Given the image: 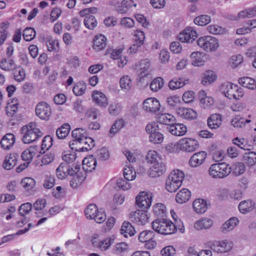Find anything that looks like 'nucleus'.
Listing matches in <instances>:
<instances>
[{
  "instance_id": "f257e3e1",
  "label": "nucleus",
  "mask_w": 256,
  "mask_h": 256,
  "mask_svg": "<svg viewBox=\"0 0 256 256\" xmlns=\"http://www.w3.org/2000/svg\"><path fill=\"white\" fill-rule=\"evenodd\" d=\"M184 178V172L178 169L172 170L166 182V188L170 192H176L182 186Z\"/></svg>"
},
{
  "instance_id": "f03ea898",
  "label": "nucleus",
  "mask_w": 256,
  "mask_h": 256,
  "mask_svg": "<svg viewBox=\"0 0 256 256\" xmlns=\"http://www.w3.org/2000/svg\"><path fill=\"white\" fill-rule=\"evenodd\" d=\"M22 140L24 144L31 143L42 136V132L34 122H30L21 128Z\"/></svg>"
},
{
  "instance_id": "7ed1b4c3",
  "label": "nucleus",
  "mask_w": 256,
  "mask_h": 256,
  "mask_svg": "<svg viewBox=\"0 0 256 256\" xmlns=\"http://www.w3.org/2000/svg\"><path fill=\"white\" fill-rule=\"evenodd\" d=\"M230 172L231 168L225 162L212 164L208 170L209 176L214 179L224 178L228 176Z\"/></svg>"
},
{
  "instance_id": "20e7f679",
  "label": "nucleus",
  "mask_w": 256,
  "mask_h": 256,
  "mask_svg": "<svg viewBox=\"0 0 256 256\" xmlns=\"http://www.w3.org/2000/svg\"><path fill=\"white\" fill-rule=\"evenodd\" d=\"M154 230L162 234H170L176 231V226L170 220L166 219H158L152 222Z\"/></svg>"
},
{
  "instance_id": "39448f33",
  "label": "nucleus",
  "mask_w": 256,
  "mask_h": 256,
  "mask_svg": "<svg viewBox=\"0 0 256 256\" xmlns=\"http://www.w3.org/2000/svg\"><path fill=\"white\" fill-rule=\"evenodd\" d=\"M198 45L207 52L216 51L219 46L218 40L212 36H204L197 40Z\"/></svg>"
},
{
  "instance_id": "423d86ee",
  "label": "nucleus",
  "mask_w": 256,
  "mask_h": 256,
  "mask_svg": "<svg viewBox=\"0 0 256 256\" xmlns=\"http://www.w3.org/2000/svg\"><path fill=\"white\" fill-rule=\"evenodd\" d=\"M223 92L229 99L239 100L244 96L242 88L238 85L227 82L223 86Z\"/></svg>"
},
{
  "instance_id": "0eeeda50",
  "label": "nucleus",
  "mask_w": 256,
  "mask_h": 256,
  "mask_svg": "<svg viewBox=\"0 0 256 256\" xmlns=\"http://www.w3.org/2000/svg\"><path fill=\"white\" fill-rule=\"evenodd\" d=\"M134 68L140 79L146 78L151 75L152 68L150 60L147 58L141 60L134 66Z\"/></svg>"
},
{
  "instance_id": "6e6552de",
  "label": "nucleus",
  "mask_w": 256,
  "mask_h": 256,
  "mask_svg": "<svg viewBox=\"0 0 256 256\" xmlns=\"http://www.w3.org/2000/svg\"><path fill=\"white\" fill-rule=\"evenodd\" d=\"M38 148L37 146H30L29 148L26 150L22 153V159L25 162L22 164H20L16 168V172H21L28 166L33 157L36 154Z\"/></svg>"
},
{
  "instance_id": "1a4fd4ad",
  "label": "nucleus",
  "mask_w": 256,
  "mask_h": 256,
  "mask_svg": "<svg viewBox=\"0 0 256 256\" xmlns=\"http://www.w3.org/2000/svg\"><path fill=\"white\" fill-rule=\"evenodd\" d=\"M211 249L218 253H226L230 252L233 248V243L228 240H214L211 242Z\"/></svg>"
},
{
  "instance_id": "9d476101",
  "label": "nucleus",
  "mask_w": 256,
  "mask_h": 256,
  "mask_svg": "<svg viewBox=\"0 0 256 256\" xmlns=\"http://www.w3.org/2000/svg\"><path fill=\"white\" fill-rule=\"evenodd\" d=\"M180 150L186 152H192L196 150L199 146L197 140L190 138H184L179 140Z\"/></svg>"
},
{
  "instance_id": "9b49d317",
  "label": "nucleus",
  "mask_w": 256,
  "mask_h": 256,
  "mask_svg": "<svg viewBox=\"0 0 256 256\" xmlns=\"http://www.w3.org/2000/svg\"><path fill=\"white\" fill-rule=\"evenodd\" d=\"M154 233L151 230H144L141 232L138 236L140 242H144V247L146 249H153L156 246V242L154 238Z\"/></svg>"
},
{
  "instance_id": "f8f14e48",
  "label": "nucleus",
  "mask_w": 256,
  "mask_h": 256,
  "mask_svg": "<svg viewBox=\"0 0 256 256\" xmlns=\"http://www.w3.org/2000/svg\"><path fill=\"white\" fill-rule=\"evenodd\" d=\"M35 111L36 116L40 118L46 120H49L52 114L50 106L44 102H41L38 104Z\"/></svg>"
},
{
  "instance_id": "ddd939ff",
  "label": "nucleus",
  "mask_w": 256,
  "mask_h": 256,
  "mask_svg": "<svg viewBox=\"0 0 256 256\" xmlns=\"http://www.w3.org/2000/svg\"><path fill=\"white\" fill-rule=\"evenodd\" d=\"M152 193L142 192L136 198V204L140 208H148L152 205Z\"/></svg>"
},
{
  "instance_id": "4468645a",
  "label": "nucleus",
  "mask_w": 256,
  "mask_h": 256,
  "mask_svg": "<svg viewBox=\"0 0 256 256\" xmlns=\"http://www.w3.org/2000/svg\"><path fill=\"white\" fill-rule=\"evenodd\" d=\"M142 108L145 111L151 114H155L160 110V102L156 98H148L143 102Z\"/></svg>"
},
{
  "instance_id": "2eb2a0df",
  "label": "nucleus",
  "mask_w": 256,
  "mask_h": 256,
  "mask_svg": "<svg viewBox=\"0 0 256 256\" xmlns=\"http://www.w3.org/2000/svg\"><path fill=\"white\" fill-rule=\"evenodd\" d=\"M197 38V32L191 27L185 28L178 36L179 40L182 42H192Z\"/></svg>"
},
{
  "instance_id": "dca6fc26",
  "label": "nucleus",
  "mask_w": 256,
  "mask_h": 256,
  "mask_svg": "<svg viewBox=\"0 0 256 256\" xmlns=\"http://www.w3.org/2000/svg\"><path fill=\"white\" fill-rule=\"evenodd\" d=\"M130 218L138 225H144L148 222V216L146 212L138 210L130 214Z\"/></svg>"
},
{
  "instance_id": "f3484780",
  "label": "nucleus",
  "mask_w": 256,
  "mask_h": 256,
  "mask_svg": "<svg viewBox=\"0 0 256 256\" xmlns=\"http://www.w3.org/2000/svg\"><path fill=\"white\" fill-rule=\"evenodd\" d=\"M176 114L181 118L187 120H193L196 118L197 112L191 108L180 107L176 110Z\"/></svg>"
},
{
  "instance_id": "a211bd4d",
  "label": "nucleus",
  "mask_w": 256,
  "mask_h": 256,
  "mask_svg": "<svg viewBox=\"0 0 256 256\" xmlns=\"http://www.w3.org/2000/svg\"><path fill=\"white\" fill-rule=\"evenodd\" d=\"M207 156V154L201 151L194 154L189 160V164L192 168H196L203 164Z\"/></svg>"
},
{
  "instance_id": "6ab92c4d",
  "label": "nucleus",
  "mask_w": 256,
  "mask_h": 256,
  "mask_svg": "<svg viewBox=\"0 0 256 256\" xmlns=\"http://www.w3.org/2000/svg\"><path fill=\"white\" fill-rule=\"evenodd\" d=\"M166 170V166L162 162L154 164L149 169L148 174L152 178H156L162 175Z\"/></svg>"
},
{
  "instance_id": "aec40b11",
  "label": "nucleus",
  "mask_w": 256,
  "mask_h": 256,
  "mask_svg": "<svg viewBox=\"0 0 256 256\" xmlns=\"http://www.w3.org/2000/svg\"><path fill=\"white\" fill-rule=\"evenodd\" d=\"M32 205L30 202H26L22 204L18 208L19 214L23 218L21 220L17 222V224L19 227H22L28 222V220L24 217L25 215L28 214L31 210Z\"/></svg>"
},
{
  "instance_id": "412c9836",
  "label": "nucleus",
  "mask_w": 256,
  "mask_h": 256,
  "mask_svg": "<svg viewBox=\"0 0 256 256\" xmlns=\"http://www.w3.org/2000/svg\"><path fill=\"white\" fill-rule=\"evenodd\" d=\"M82 166L86 172H92L96 168V157L90 155L84 158L82 160Z\"/></svg>"
},
{
  "instance_id": "4be33fe9",
  "label": "nucleus",
  "mask_w": 256,
  "mask_h": 256,
  "mask_svg": "<svg viewBox=\"0 0 256 256\" xmlns=\"http://www.w3.org/2000/svg\"><path fill=\"white\" fill-rule=\"evenodd\" d=\"M189 80L184 78H174L170 80L168 84L169 88L174 90L184 87L188 84Z\"/></svg>"
},
{
  "instance_id": "5701e85b",
  "label": "nucleus",
  "mask_w": 256,
  "mask_h": 256,
  "mask_svg": "<svg viewBox=\"0 0 256 256\" xmlns=\"http://www.w3.org/2000/svg\"><path fill=\"white\" fill-rule=\"evenodd\" d=\"M194 211L198 214L204 213L208 209V204L206 200L202 198H197L192 203Z\"/></svg>"
},
{
  "instance_id": "b1692460",
  "label": "nucleus",
  "mask_w": 256,
  "mask_h": 256,
  "mask_svg": "<svg viewBox=\"0 0 256 256\" xmlns=\"http://www.w3.org/2000/svg\"><path fill=\"white\" fill-rule=\"evenodd\" d=\"M168 131L174 136H182L186 134L187 128L182 124H174L170 126Z\"/></svg>"
},
{
  "instance_id": "393cba45",
  "label": "nucleus",
  "mask_w": 256,
  "mask_h": 256,
  "mask_svg": "<svg viewBox=\"0 0 256 256\" xmlns=\"http://www.w3.org/2000/svg\"><path fill=\"white\" fill-rule=\"evenodd\" d=\"M200 105L202 108H208L214 105V101L213 98L207 96L204 90L200 91Z\"/></svg>"
},
{
  "instance_id": "a878e982",
  "label": "nucleus",
  "mask_w": 256,
  "mask_h": 256,
  "mask_svg": "<svg viewBox=\"0 0 256 256\" xmlns=\"http://www.w3.org/2000/svg\"><path fill=\"white\" fill-rule=\"evenodd\" d=\"M158 122L163 124L172 126L176 121L175 117L168 113L159 114L157 116Z\"/></svg>"
},
{
  "instance_id": "bb28decb",
  "label": "nucleus",
  "mask_w": 256,
  "mask_h": 256,
  "mask_svg": "<svg viewBox=\"0 0 256 256\" xmlns=\"http://www.w3.org/2000/svg\"><path fill=\"white\" fill-rule=\"evenodd\" d=\"M18 156L16 153L10 154L4 160V168L8 170L12 168L16 164Z\"/></svg>"
},
{
  "instance_id": "cd10ccee",
  "label": "nucleus",
  "mask_w": 256,
  "mask_h": 256,
  "mask_svg": "<svg viewBox=\"0 0 256 256\" xmlns=\"http://www.w3.org/2000/svg\"><path fill=\"white\" fill-rule=\"evenodd\" d=\"M15 136L12 134H8L3 136L1 141V147L4 150H9L14 144Z\"/></svg>"
},
{
  "instance_id": "c85d7f7f",
  "label": "nucleus",
  "mask_w": 256,
  "mask_h": 256,
  "mask_svg": "<svg viewBox=\"0 0 256 256\" xmlns=\"http://www.w3.org/2000/svg\"><path fill=\"white\" fill-rule=\"evenodd\" d=\"M213 224L212 220L209 218H204L196 221L194 228L197 230H202L210 228Z\"/></svg>"
},
{
  "instance_id": "c756f323",
  "label": "nucleus",
  "mask_w": 256,
  "mask_h": 256,
  "mask_svg": "<svg viewBox=\"0 0 256 256\" xmlns=\"http://www.w3.org/2000/svg\"><path fill=\"white\" fill-rule=\"evenodd\" d=\"M222 124L221 116L219 114H213L208 119V125L211 129L218 128Z\"/></svg>"
},
{
  "instance_id": "7c9ffc66",
  "label": "nucleus",
  "mask_w": 256,
  "mask_h": 256,
  "mask_svg": "<svg viewBox=\"0 0 256 256\" xmlns=\"http://www.w3.org/2000/svg\"><path fill=\"white\" fill-rule=\"evenodd\" d=\"M190 196V192L187 188H183L176 194V200L179 204L185 203L189 200Z\"/></svg>"
},
{
  "instance_id": "2f4dec72",
  "label": "nucleus",
  "mask_w": 256,
  "mask_h": 256,
  "mask_svg": "<svg viewBox=\"0 0 256 256\" xmlns=\"http://www.w3.org/2000/svg\"><path fill=\"white\" fill-rule=\"evenodd\" d=\"M18 102L17 99L9 100L6 107V114L8 116H12L17 112Z\"/></svg>"
},
{
  "instance_id": "473e14b6",
  "label": "nucleus",
  "mask_w": 256,
  "mask_h": 256,
  "mask_svg": "<svg viewBox=\"0 0 256 256\" xmlns=\"http://www.w3.org/2000/svg\"><path fill=\"white\" fill-rule=\"evenodd\" d=\"M192 64L194 66H200L204 64L203 54L198 52H194L190 55Z\"/></svg>"
},
{
  "instance_id": "72a5a7b5",
  "label": "nucleus",
  "mask_w": 256,
  "mask_h": 256,
  "mask_svg": "<svg viewBox=\"0 0 256 256\" xmlns=\"http://www.w3.org/2000/svg\"><path fill=\"white\" fill-rule=\"evenodd\" d=\"M251 122L250 119H245L239 115L235 116L231 120V124L234 128H242L245 126L246 124Z\"/></svg>"
},
{
  "instance_id": "f704fd0d",
  "label": "nucleus",
  "mask_w": 256,
  "mask_h": 256,
  "mask_svg": "<svg viewBox=\"0 0 256 256\" xmlns=\"http://www.w3.org/2000/svg\"><path fill=\"white\" fill-rule=\"evenodd\" d=\"M136 230L134 226L129 222H124L121 227L120 233L124 237L127 238L128 236H132L135 234Z\"/></svg>"
},
{
  "instance_id": "c9c22d12",
  "label": "nucleus",
  "mask_w": 256,
  "mask_h": 256,
  "mask_svg": "<svg viewBox=\"0 0 256 256\" xmlns=\"http://www.w3.org/2000/svg\"><path fill=\"white\" fill-rule=\"evenodd\" d=\"M254 206V203L251 200H248L242 201L238 205V208L241 213L246 214L252 210Z\"/></svg>"
},
{
  "instance_id": "e433bc0d",
  "label": "nucleus",
  "mask_w": 256,
  "mask_h": 256,
  "mask_svg": "<svg viewBox=\"0 0 256 256\" xmlns=\"http://www.w3.org/2000/svg\"><path fill=\"white\" fill-rule=\"evenodd\" d=\"M238 82L243 87L250 90L256 89V81L250 77H244L239 78Z\"/></svg>"
},
{
  "instance_id": "4c0bfd02",
  "label": "nucleus",
  "mask_w": 256,
  "mask_h": 256,
  "mask_svg": "<svg viewBox=\"0 0 256 256\" xmlns=\"http://www.w3.org/2000/svg\"><path fill=\"white\" fill-rule=\"evenodd\" d=\"M239 220L238 218L232 217L226 221L222 226V232H229L232 230L238 224Z\"/></svg>"
},
{
  "instance_id": "58836bf2",
  "label": "nucleus",
  "mask_w": 256,
  "mask_h": 256,
  "mask_svg": "<svg viewBox=\"0 0 256 256\" xmlns=\"http://www.w3.org/2000/svg\"><path fill=\"white\" fill-rule=\"evenodd\" d=\"M70 126L68 124H64L56 130V134L59 139L65 138L70 133Z\"/></svg>"
},
{
  "instance_id": "ea45409f",
  "label": "nucleus",
  "mask_w": 256,
  "mask_h": 256,
  "mask_svg": "<svg viewBox=\"0 0 256 256\" xmlns=\"http://www.w3.org/2000/svg\"><path fill=\"white\" fill-rule=\"evenodd\" d=\"M122 108V104L120 102H112L109 105L108 108V114L112 116H118L120 113Z\"/></svg>"
},
{
  "instance_id": "a19ab883",
  "label": "nucleus",
  "mask_w": 256,
  "mask_h": 256,
  "mask_svg": "<svg viewBox=\"0 0 256 256\" xmlns=\"http://www.w3.org/2000/svg\"><path fill=\"white\" fill-rule=\"evenodd\" d=\"M216 78V76L215 73L213 71L208 70L204 73V76L201 80V84L202 85L206 86L214 82Z\"/></svg>"
},
{
  "instance_id": "79ce46f5",
  "label": "nucleus",
  "mask_w": 256,
  "mask_h": 256,
  "mask_svg": "<svg viewBox=\"0 0 256 256\" xmlns=\"http://www.w3.org/2000/svg\"><path fill=\"white\" fill-rule=\"evenodd\" d=\"M206 30L210 34L214 35L224 34L226 33V30L224 28L216 24H212L208 26Z\"/></svg>"
},
{
  "instance_id": "37998d69",
  "label": "nucleus",
  "mask_w": 256,
  "mask_h": 256,
  "mask_svg": "<svg viewBox=\"0 0 256 256\" xmlns=\"http://www.w3.org/2000/svg\"><path fill=\"white\" fill-rule=\"evenodd\" d=\"M14 61L11 58H2L0 62V68L5 71H10L15 66Z\"/></svg>"
},
{
  "instance_id": "c03bdc74",
  "label": "nucleus",
  "mask_w": 256,
  "mask_h": 256,
  "mask_svg": "<svg viewBox=\"0 0 256 256\" xmlns=\"http://www.w3.org/2000/svg\"><path fill=\"white\" fill-rule=\"evenodd\" d=\"M86 118L89 122H91L92 124H89L88 128L92 130H96L95 122H93L92 120H94L96 118V108H92L88 110L86 113Z\"/></svg>"
},
{
  "instance_id": "a18cd8bd",
  "label": "nucleus",
  "mask_w": 256,
  "mask_h": 256,
  "mask_svg": "<svg viewBox=\"0 0 256 256\" xmlns=\"http://www.w3.org/2000/svg\"><path fill=\"white\" fill-rule=\"evenodd\" d=\"M68 172V164L66 163H62L56 169V174L60 179L64 178Z\"/></svg>"
},
{
  "instance_id": "49530a36",
  "label": "nucleus",
  "mask_w": 256,
  "mask_h": 256,
  "mask_svg": "<svg viewBox=\"0 0 256 256\" xmlns=\"http://www.w3.org/2000/svg\"><path fill=\"white\" fill-rule=\"evenodd\" d=\"M166 103L168 106L170 108H177L182 103L180 98L176 96H170L168 97L166 99Z\"/></svg>"
},
{
  "instance_id": "de8ad7c7",
  "label": "nucleus",
  "mask_w": 256,
  "mask_h": 256,
  "mask_svg": "<svg viewBox=\"0 0 256 256\" xmlns=\"http://www.w3.org/2000/svg\"><path fill=\"white\" fill-rule=\"evenodd\" d=\"M70 148L76 152L88 151V148H85L82 141L72 140L69 142Z\"/></svg>"
},
{
  "instance_id": "09e8293b",
  "label": "nucleus",
  "mask_w": 256,
  "mask_h": 256,
  "mask_svg": "<svg viewBox=\"0 0 256 256\" xmlns=\"http://www.w3.org/2000/svg\"><path fill=\"white\" fill-rule=\"evenodd\" d=\"M20 184L26 191L32 190L36 184L35 180L34 178L30 177L24 178L21 182Z\"/></svg>"
},
{
  "instance_id": "8fccbe9b",
  "label": "nucleus",
  "mask_w": 256,
  "mask_h": 256,
  "mask_svg": "<svg viewBox=\"0 0 256 256\" xmlns=\"http://www.w3.org/2000/svg\"><path fill=\"white\" fill-rule=\"evenodd\" d=\"M123 175L124 178L128 180H133L136 178V172L132 166H126L123 170Z\"/></svg>"
},
{
  "instance_id": "3c124183",
  "label": "nucleus",
  "mask_w": 256,
  "mask_h": 256,
  "mask_svg": "<svg viewBox=\"0 0 256 256\" xmlns=\"http://www.w3.org/2000/svg\"><path fill=\"white\" fill-rule=\"evenodd\" d=\"M87 134L84 130L81 128H77L72 130V140L78 141H83L84 140V137Z\"/></svg>"
},
{
  "instance_id": "603ef678",
  "label": "nucleus",
  "mask_w": 256,
  "mask_h": 256,
  "mask_svg": "<svg viewBox=\"0 0 256 256\" xmlns=\"http://www.w3.org/2000/svg\"><path fill=\"white\" fill-rule=\"evenodd\" d=\"M84 213L88 219L96 220V204H90L85 209Z\"/></svg>"
},
{
  "instance_id": "864d4df0",
  "label": "nucleus",
  "mask_w": 256,
  "mask_h": 256,
  "mask_svg": "<svg viewBox=\"0 0 256 256\" xmlns=\"http://www.w3.org/2000/svg\"><path fill=\"white\" fill-rule=\"evenodd\" d=\"M244 162L248 166H252L256 164V152H248L244 154Z\"/></svg>"
},
{
  "instance_id": "5fc2aeb1",
  "label": "nucleus",
  "mask_w": 256,
  "mask_h": 256,
  "mask_svg": "<svg viewBox=\"0 0 256 256\" xmlns=\"http://www.w3.org/2000/svg\"><path fill=\"white\" fill-rule=\"evenodd\" d=\"M108 98L106 94L97 91V106L105 108L108 106Z\"/></svg>"
},
{
  "instance_id": "6e6d98bb",
  "label": "nucleus",
  "mask_w": 256,
  "mask_h": 256,
  "mask_svg": "<svg viewBox=\"0 0 256 256\" xmlns=\"http://www.w3.org/2000/svg\"><path fill=\"white\" fill-rule=\"evenodd\" d=\"M211 21L210 16L206 14H202L194 18V22L196 25L204 26L209 24Z\"/></svg>"
},
{
  "instance_id": "4d7b16f0",
  "label": "nucleus",
  "mask_w": 256,
  "mask_h": 256,
  "mask_svg": "<svg viewBox=\"0 0 256 256\" xmlns=\"http://www.w3.org/2000/svg\"><path fill=\"white\" fill-rule=\"evenodd\" d=\"M120 84L122 90H128L132 86L130 78L128 76H124L120 80Z\"/></svg>"
},
{
  "instance_id": "13d9d810",
  "label": "nucleus",
  "mask_w": 256,
  "mask_h": 256,
  "mask_svg": "<svg viewBox=\"0 0 256 256\" xmlns=\"http://www.w3.org/2000/svg\"><path fill=\"white\" fill-rule=\"evenodd\" d=\"M86 86L84 82H80L74 86L72 91L74 94L77 96H82L86 92Z\"/></svg>"
},
{
  "instance_id": "bf43d9fd",
  "label": "nucleus",
  "mask_w": 256,
  "mask_h": 256,
  "mask_svg": "<svg viewBox=\"0 0 256 256\" xmlns=\"http://www.w3.org/2000/svg\"><path fill=\"white\" fill-rule=\"evenodd\" d=\"M110 158V152L106 147H102L97 150V158L100 161H106Z\"/></svg>"
},
{
  "instance_id": "052dcab7",
  "label": "nucleus",
  "mask_w": 256,
  "mask_h": 256,
  "mask_svg": "<svg viewBox=\"0 0 256 256\" xmlns=\"http://www.w3.org/2000/svg\"><path fill=\"white\" fill-rule=\"evenodd\" d=\"M163 85V79L160 77H157L152 80L150 84V88L152 91L158 92L162 88Z\"/></svg>"
},
{
  "instance_id": "680f3d73",
  "label": "nucleus",
  "mask_w": 256,
  "mask_h": 256,
  "mask_svg": "<svg viewBox=\"0 0 256 256\" xmlns=\"http://www.w3.org/2000/svg\"><path fill=\"white\" fill-rule=\"evenodd\" d=\"M96 19L95 16L92 14L86 16L84 20L85 26L90 30H94L96 26Z\"/></svg>"
},
{
  "instance_id": "e2e57ef3",
  "label": "nucleus",
  "mask_w": 256,
  "mask_h": 256,
  "mask_svg": "<svg viewBox=\"0 0 256 256\" xmlns=\"http://www.w3.org/2000/svg\"><path fill=\"white\" fill-rule=\"evenodd\" d=\"M36 32L34 28H26L23 31V38L26 41H30L36 36Z\"/></svg>"
},
{
  "instance_id": "0e129e2a",
  "label": "nucleus",
  "mask_w": 256,
  "mask_h": 256,
  "mask_svg": "<svg viewBox=\"0 0 256 256\" xmlns=\"http://www.w3.org/2000/svg\"><path fill=\"white\" fill-rule=\"evenodd\" d=\"M159 159H160V156L157 152L152 150H150L148 152L146 157L148 162L154 164L157 162H159L158 161Z\"/></svg>"
},
{
  "instance_id": "69168bd1",
  "label": "nucleus",
  "mask_w": 256,
  "mask_h": 256,
  "mask_svg": "<svg viewBox=\"0 0 256 256\" xmlns=\"http://www.w3.org/2000/svg\"><path fill=\"white\" fill-rule=\"evenodd\" d=\"M48 50L50 52H57L60 49L58 40L56 39L50 38L46 42Z\"/></svg>"
},
{
  "instance_id": "338daca9",
  "label": "nucleus",
  "mask_w": 256,
  "mask_h": 256,
  "mask_svg": "<svg viewBox=\"0 0 256 256\" xmlns=\"http://www.w3.org/2000/svg\"><path fill=\"white\" fill-rule=\"evenodd\" d=\"M149 140L150 142L154 144H161L164 139V136L160 132L155 133V134H151L148 136Z\"/></svg>"
},
{
  "instance_id": "774afa93",
  "label": "nucleus",
  "mask_w": 256,
  "mask_h": 256,
  "mask_svg": "<svg viewBox=\"0 0 256 256\" xmlns=\"http://www.w3.org/2000/svg\"><path fill=\"white\" fill-rule=\"evenodd\" d=\"M124 125V121L123 119L120 118L116 120L110 129V134H114L120 130Z\"/></svg>"
}]
</instances>
